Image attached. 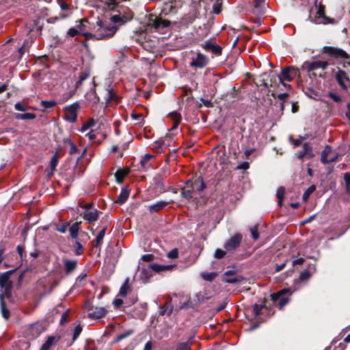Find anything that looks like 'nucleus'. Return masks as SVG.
<instances>
[{"label": "nucleus", "instance_id": "obj_1", "mask_svg": "<svg viewBox=\"0 0 350 350\" xmlns=\"http://www.w3.org/2000/svg\"><path fill=\"white\" fill-rule=\"evenodd\" d=\"M95 30L92 33L85 34L87 39L102 40L112 37L118 30V26L112 25L109 22L98 21Z\"/></svg>", "mask_w": 350, "mask_h": 350}, {"label": "nucleus", "instance_id": "obj_2", "mask_svg": "<svg viewBox=\"0 0 350 350\" xmlns=\"http://www.w3.org/2000/svg\"><path fill=\"white\" fill-rule=\"evenodd\" d=\"M15 269L5 271L0 275V288L2 293L0 294V299L7 298L12 301V282L10 280V275L14 273Z\"/></svg>", "mask_w": 350, "mask_h": 350}, {"label": "nucleus", "instance_id": "obj_3", "mask_svg": "<svg viewBox=\"0 0 350 350\" xmlns=\"http://www.w3.org/2000/svg\"><path fill=\"white\" fill-rule=\"evenodd\" d=\"M80 206L83 209L81 216L83 219L89 224L97 221L100 214L102 213L94 207L93 203L81 204Z\"/></svg>", "mask_w": 350, "mask_h": 350}, {"label": "nucleus", "instance_id": "obj_4", "mask_svg": "<svg viewBox=\"0 0 350 350\" xmlns=\"http://www.w3.org/2000/svg\"><path fill=\"white\" fill-rule=\"evenodd\" d=\"M133 17V14L130 10H128L127 13L124 11L122 12L118 11L117 13L111 16L109 23L117 25L118 29L120 26L131 20Z\"/></svg>", "mask_w": 350, "mask_h": 350}, {"label": "nucleus", "instance_id": "obj_5", "mask_svg": "<svg viewBox=\"0 0 350 350\" xmlns=\"http://www.w3.org/2000/svg\"><path fill=\"white\" fill-rule=\"evenodd\" d=\"M170 25V22L167 20L163 19L154 14H150L148 18V25L153 27L155 30L160 31L167 27Z\"/></svg>", "mask_w": 350, "mask_h": 350}, {"label": "nucleus", "instance_id": "obj_6", "mask_svg": "<svg viewBox=\"0 0 350 350\" xmlns=\"http://www.w3.org/2000/svg\"><path fill=\"white\" fill-rule=\"evenodd\" d=\"M328 66V63L326 61H321V60H317V61H306L305 62L301 68L303 70H306L308 72L317 70L318 69L325 70L327 68Z\"/></svg>", "mask_w": 350, "mask_h": 350}, {"label": "nucleus", "instance_id": "obj_7", "mask_svg": "<svg viewBox=\"0 0 350 350\" xmlns=\"http://www.w3.org/2000/svg\"><path fill=\"white\" fill-rule=\"evenodd\" d=\"M299 74L300 72L298 68L293 66L286 67L282 70V75L280 77V81L282 82V80L291 81L295 77L299 75Z\"/></svg>", "mask_w": 350, "mask_h": 350}, {"label": "nucleus", "instance_id": "obj_8", "mask_svg": "<svg viewBox=\"0 0 350 350\" xmlns=\"http://www.w3.org/2000/svg\"><path fill=\"white\" fill-rule=\"evenodd\" d=\"M79 105L75 103L65 108V120L70 122H75L77 118V109Z\"/></svg>", "mask_w": 350, "mask_h": 350}, {"label": "nucleus", "instance_id": "obj_9", "mask_svg": "<svg viewBox=\"0 0 350 350\" xmlns=\"http://www.w3.org/2000/svg\"><path fill=\"white\" fill-rule=\"evenodd\" d=\"M289 291H290L288 289H282L277 293L272 295V299L275 302H278L280 309H282L288 303L290 299L288 297H284V295Z\"/></svg>", "mask_w": 350, "mask_h": 350}, {"label": "nucleus", "instance_id": "obj_10", "mask_svg": "<svg viewBox=\"0 0 350 350\" xmlns=\"http://www.w3.org/2000/svg\"><path fill=\"white\" fill-rule=\"evenodd\" d=\"M208 64V59L201 53H198L195 57H193L190 62V66L197 68H202Z\"/></svg>", "mask_w": 350, "mask_h": 350}, {"label": "nucleus", "instance_id": "obj_11", "mask_svg": "<svg viewBox=\"0 0 350 350\" xmlns=\"http://www.w3.org/2000/svg\"><path fill=\"white\" fill-rule=\"evenodd\" d=\"M314 21L318 24H328L332 23L334 21L333 18H330L325 15V7L323 5H320L318 11L317 12V15L314 18Z\"/></svg>", "mask_w": 350, "mask_h": 350}, {"label": "nucleus", "instance_id": "obj_12", "mask_svg": "<svg viewBox=\"0 0 350 350\" xmlns=\"http://www.w3.org/2000/svg\"><path fill=\"white\" fill-rule=\"evenodd\" d=\"M242 240V236L240 234H237L234 236L232 237L229 240H228L224 244V248L227 251H232L237 248Z\"/></svg>", "mask_w": 350, "mask_h": 350}, {"label": "nucleus", "instance_id": "obj_13", "mask_svg": "<svg viewBox=\"0 0 350 350\" xmlns=\"http://www.w3.org/2000/svg\"><path fill=\"white\" fill-rule=\"evenodd\" d=\"M323 51L335 57L348 59L349 55L343 50L332 46H325Z\"/></svg>", "mask_w": 350, "mask_h": 350}, {"label": "nucleus", "instance_id": "obj_14", "mask_svg": "<svg viewBox=\"0 0 350 350\" xmlns=\"http://www.w3.org/2000/svg\"><path fill=\"white\" fill-rule=\"evenodd\" d=\"M296 156L298 159H310L314 157L312 148L308 143H305L303 145L302 150L298 152Z\"/></svg>", "mask_w": 350, "mask_h": 350}, {"label": "nucleus", "instance_id": "obj_15", "mask_svg": "<svg viewBox=\"0 0 350 350\" xmlns=\"http://www.w3.org/2000/svg\"><path fill=\"white\" fill-rule=\"evenodd\" d=\"M62 261L64 263L65 272L67 275L72 273L77 266V260H69L67 258H64Z\"/></svg>", "mask_w": 350, "mask_h": 350}, {"label": "nucleus", "instance_id": "obj_16", "mask_svg": "<svg viewBox=\"0 0 350 350\" xmlns=\"http://www.w3.org/2000/svg\"><path fill=\"white\" fill-rule=\"evenodd\" d=\"M107 310L104 307H96L88 314L90 319H98L105 316Z\"/></svg>", "mask_w": 350, "mask_h": 350}, {"label": "nucleus", "instance_id": "obj_17", "mask_svg": "<svg viewBox=\"0 0 350 350\" xmlns=\"http://www.w3.org/2000/svg\"><path fill=\"white\" fill-rule=\"evenodd\" d=\"M167 204L168 202L166 201H157L155 203L150 204L148 206V210L150 213L158 212L159 211L165 207Z\"/></svg>", "mask_w": 350, "mask_h": 350}, {"label": "nucleus", "instance_id": "obj_18", "mask_svg": "<svg viewBox=\"0 0 350 350\" xmlns=\"http://www.w3.org/2000/svg\"><path fill=\"white\" fill-rule=\"evenodd\" d=\"M225 278L224 280L227 283L234 284L239 282L243 280V278L240 275L235 276L233 275V273L231 271H228L225 273Z\"/></svg>", "mask_w": 350, "mask_h": 350}, {"label": "nucleus", "instance_id": "obj_19", "mask_svg": "<svg viewBox=\"0 0 350 350\" xmlns=\"http://www.w3.org/2000/svg\"><path fill=\"white\" fill-rule=\"evenodd\" d=\"M174 266L172 265H159L157 263H153L149 265V269H150L152 271H154L155 272H161L165 270H170L172 269Z\"/></svg>", "mask_w": 350, "mask_h": 350}, {"label": "nucleus", "instance_id": "obj_20", "mask_svg": "<svg viewBox=\"0 0 350 350\" xmlns=\"http://www.w3.org/2000/svg\"><path fill=\"white\" fill-rule=\"evenodd\" d=\"M58 341L57 337L51 336H49L45 342L41 346L40 350H49L51 346Z\"/></svg>", "mask_w": 350, "mask_h": 350}, {"label": "nucleus", "instance_id": "obj_21", "mask_svg": "<svg viewBox=\"0 0 350 350\" xmlns=\"http://www.w3.org/2000/svg\"><path fill=\"white\" fill-rule=\"evenodd\" d=\"M169 116L171 118L174 122L172 129H176L182 119L180 114L178 112H172L169 114Z\"/></svg>", "mask_w": 350, "mask_h": 350}, {"label": "nucleus", "instance_id": "obj_22", "mask_svg": "<svg viewBox=\"0 0 350 350\" xmlns=\"http://www.w3.org/2000/svg\"><path fill=\"white\" fill-rule=\"evenodd\" d=\"M80 224L81 222H75L70 227L69 231L70 237L74 239L77 240V239L78 233L80 229Z\"/></svg>", "mask_w": 350, "mask_h": 350}, {"label": "nucleus", "instance_id": "obj_23", "mask_svg": "<svg viewBox=\"0 0 350 350\" xmlns=\"http://www.w3.org/2000/svg\"><path fill=\"white\" fill-rule=\"evenodd\" d=\"M88 21L86 19H81L79 25H76L75 27L77 28V31L79 34L83 35L85 37V34L90 33V32H85L86 30V23Z\"/></svg>", "mask_w": 350, "mask_h": 350}, {"label": "nucleus", "instance_id": "obj_24", "mask_svg": "<svg viewBox=\"0 0 350 350\" xmlns=\"http://www.w3.org/2000/svg\"><path fill=\"white\" fill-rule=\"evenodd\" d=\"M150 270H151V269H149V267L148 269L145 268V267L142 268V271H141L139 277L144 283H146L149 280L150 277L152 276V274H151Z\"/></svg>", "mask_w": 350, "mask_h": 350}, {"label": "nucleus", "instance_id": "obj_25", "mask_svg": "<svg viewBox=\"0 0 350 350\" xmlns=\"http://www.w3.org/2000/svg\"><path fill=\"white\" fill-rule=\"evenodd\" d=\"M105 100H106V105L107 106L112 100L118 101V96L116 95V93L112 88H109V89L107 90Z\"/></svg>", "mask_w": 350, "mask_h": 350}, {"label": "nucleus", "instance_id": "obj_26", "mask_svg": "<svg viewBox=\"0 0 350 350\" xmlns=\"http://www.w3.org/2000/svg\"><path fill=\"white\" fill-rule=\"evenodd\" d=\"M129 196V191L126 188L122 189L118 197L117 202H118L120 204L124 203L128 199Z\"/></svg>", "mask_w": 350, "mask_h": 350}, {"label": "nucleus", "instance_id": "obj_27", "mask_svg": "<svg viewBox=\"0 0 350 350\" xmlns=\"http://www.w3.org/2000/svg\"><path fill=\"white\" fill-rule=\"evenodd\" d=\"M129 278H126L124 282V284L121 286L119 291V295L125 297L128 292L130 291V286L129 284Z\"/></svg>", "mask_w": 350, "mask_h": 350}, {"label": "nucleus", "instance_id": "obj_28", "mask_svg": "<svg viewBox=\"0 0 350 350\" xmlns=\"http://www.w3.org/2000/svg\"><path fill=\"white\" fill-rule=\"evenodd\" d=\"M105 228H103L97 234L96 239L94 241L93 243L95 247H98L101 245L105 234Z\"/></svg>", "mask_w": 350, "mask_h": 350}, {"label": "nucleus", "instance_id": "obj_29", "mask_svg": "<svg viewBox=\"0 0 350 350\" xmlns=\"http://www.w3.org/2000/svg\"><path fill=\"white\" fill-rule=\"evenodd\" d=\"M332 148L329 146H326L321 152V161L324 163H328V154L331 153Z\"/></svg>", "mask_w": 350, "mask_h": 350}, {"label": "nucleus", "instance_id": "obj_30", "mask_svg": "<svg viewBox=\"0 0 350 350\" xmlns=\"http://www.w3.org/2000/svg\"><path fill=\"white\" fill-rule=\"evenodd\" d=\"M128 171L126 170H118L115 173L116 181L118 183H122L125 176L127 175Z\"/></svg>", "mask_w": 350, "mask_h": 350}, {"label": "nucleus", "instance_id": "obj_31", "mask_svg": "<svg viewBox=\"0 0 350 350\" xmlns=\"http://www.w3.org/2000/svg\"><path fill=\"white\" fill-rule=\"evenodd\" d=\"M3 299H0V308L3 317L7 320L10 317V310L6 308Z\"/></svg>", "mask_w": 350, "mask_h": 350}, {"label": "nucleus", "instance_id": "obj_32", "mask_svg": "<svg viewBox=\"0 0 350 350\" xmlns=\"http://www.w3.org/2000/svg\"><path fill=\"white\" fill-rule=\"evenodd\" d=\"M85 99L87 100L93 101V104H96L99 102V98L96 96L95 90H92L85 94Z\"/></svg>", "mask_w": 350, "mask_h": 350}, {"label": "nucleus", "instance_id": "obj_33", "mask_svg": "<svg viewBox=\"0 0 350 350\" xmlns=\"http://www.w3.org/2000/svg\"><path fill=\"white\" fill-rule=\"evenodd\" d=\"M264 307L265 304L263 301H260L259 303L254 304L253 306V314H254V316H258Z\"/></svg>", "mask_w": 350, "mask_h": 350}, {"label": "nucleus", "instance_id": "obj_34", "mask_svg": "<svg viewBox=\"0 0 350 350\" xmlns=\"http://www.w3.org/2000/svg\"><path fill=\"white\" fill-rule=\"evenodd\" d=\"M16 118L18 120H33L36 118V115L31 113H17Z\"/></svg>", "mask_w": 350, "mask_h": 350}, {"label": "nucleus", "instance_id": "obj_35", "mask_svg": "<svg viewBox=\"0 0 350 350\" xmlns=\"http://www.w3.org/2000/svg\"><path fill=\"white\" fill-rule=\"evenodd\" d=\"M55 229L56 231L61 233H65L67 231L68 227L69 226V223L64 222L62 224H55Z\"/></svg>", "mask_w": 350, "mask_h": 350}, {"label": "nucleus", "instance_id": "obj_36", "mask_svg": "<svg viewBox=\"0 0 350 350\" xmlns=\"http://www.w3.org/2000/svg\"><path fill=\"white\" fill-rule=\"evenodd\" d=\"M193 187L198 191H201L205 189L206 185L204 183L202 178L201 177H199L196 180H195Z\"/></svg>", "mask_w": 350, "mask_h": 350}, {"label": "nucleus", "instance_id": "obj_37", "mask_svg": "<svg viewBox=\"0 0 350 350\" xmlns=\"http://www.w3.org/2000/svg\"><path fill=\"white\" fill-rule=\"evenodd\" d=\"M217 274L215 272H203L201 273V277L206 281H212L216 277Z\"/></svg>", "mask_w": 350, "mask_h": 350}, {"label": "nucleus", "instance_id": "obj_38", "mask_svg": "<svg viewBox=\"0 0 350 350\" xmlns=\"http://www.w3.org/2000/svg\"><path fill=\"white\" fill-rule=\"evenodd\" d=\"M315 189L314 185H311L305 191L302 196L304 201L306 202L308 200L309 196L314 191Z\"/></svg>", "mask_w": 350, "mask_h": 350}, {"label": "nucleus", "instance_id": "obj_39", "mask_svg": "<svg viewBox=\"0 0 350 350\" xmlns=\"http://www.w3.org/2000/svg\"><path fill=\"white\" fill-rule=\"evenodd\" d=\"M69 16V14L60 13L58 16L50 17L47 19L49 23H54L58 19H64Z\"/></svg>", "mask_w": 350, "mask_h": 350}, {"label": "nucleus", "instance_id": "obj_40", "mask_svg": "<svg viewBox=\"0 0 350 350\" xmlns=\"http://www.w3.org/2000/svg\"><path fill=\"white\" fill-rule=\"evenodd\" d=\"M222 5V1L221 0H216L213 5V12L216 14H218L221 12V8Z\"/></svg>", "mask_w": 350, "mask_h": 350}, {"label": "nucleus", "instance_id": "obj_41", "mask_svg": "<svg viewBox=\"0 0 350 350\" xmlns=\"http://www.w3.org/2000/svg\"><path fill=\"white\" fill-rule=\"evenodd\" d=\"M75 253L76 255H81L84 250V247L79 243L78 240H76L75 244Z\"/></svg>", "mask_w": 350, "mask_h": 350}, {"label": "nucleus", "instance_id": "obj_42", "mask_svg": "<svg viewBox=\"0 0 350 350\" xmlns=\"http://www.w3.org/2000/svg\"><path fill=\"white\" fill-rule=\"evenodd\" d=\"M285 189L283 187H280L277 190L276 196L279 199V204H282V201L284 198Z\"/></svg>", "mask_w": 350, "mask_h": 350}, {"label": "nucleus", "instance_id": "obj_43", "mask_svg": "<svg viewBox=\"0 0 350 350\" xmlns=\"http://www.w3.org/2000/svg\"><path fill=\"white\" fill-rule=\"evenodd\" d=\"M57 163H58L57 157L56 154H54L52 157V158L51 159V161H50V167H51V174H53V172L55 171Z\"/></svg>", "mask_w": 350, "mask_h": 350}, {"label": "nucleus", "instance_id": "obj_44", "mask_svg": "<svg viewBox=\"0 0 350 350\" xmlns=\"http://www.w3.org/2000/svg\"><path fill=\"white\" fill-rule=\"evenodd\" d=\"M40 105L44 108L48 109L54 107L56 105V102L55 100H42Z\"/></svg>", "mask_w": 350, "mask_h": 350}, {"label": "nucleus", "instance_id": "obj_45", "mask_svg": "<svg viewBox=\"0 0 350 350\" xmlns=\"http://www.w3.org/2000/svg\"><path fill=\"white\" fill-rule=\"evenodd\" d=\"M133 334V331L132 329H130V330H127L125 332L120 334L117 337V341H120L129 336H130L131 335H132Z\"/></svg>", "mask_w": 350, "mask_h": 350}, {"label": "nucleus", "instance_id": "obj_46", "mask_svg": "<svg viewBox=\"0 0 350 350\" xmlns=\"http://www.w3.org/2000/svg\"><path fill=\"white\" fill-rule=\"evenodd\" d=\"M327 96L332 99L335 103H340L342 101L340 96L334 92H328Z\"/></svg>", "mask_w": 350, "mask_h": 350}, {"label": "nucleus", "instance_id": "obj_47", "mask_svg": "<svg viewBox=\"0 0 350 350\" xmlns=\"http://www.w3.org/2000/svg\"><path fill=\"white\" fill-rule=\"evenodd\" d=\"M178 256V250L177 248L172 250L167 254V257L171 259L177 258Z\"/></svg>", "mask_w": 350, "mask_h": 350}, {"label": "nucleus", "instance_id": "obj_48", "mask_svg": "<svg viewBox=\"0 0 350 350\" xmlns=\"http://www.w3.org/2000/svg\"><path fill=\"white\" fill-rule=\"evenodd\" d=\"M191 342H184L178 344L176 348V350H186L190 346Z\"/></svg>", "mask_w": 350, "mask_h": 350}, {"label": "nucleus", "instance_id": "obj_49", "mask_svg": "<svg viewBox=\"0 0 350 350\" xmlns=\"http://www.w3.org/2000/svg\"><path fill=\"white\" fill-rule=\"evenodd\" d=\"M81 331H82V327H81V325H78L77 326H76L75 327L73 336H72L73 340H75L78 338V336L80 335Z\"/></svg>", "mask_w": 350, "mask_h": 350}, {"label": "nucleus", "instance_id": "obj_50", "mask_svg": "<svg viewBox=\"0 0 350 350\" xmlns=\"http://www.w3.org/2000/svg\"><path fill=\"white\" fill-rule=\"evenodd\" d=\"M181 194L182 196L187 200H191L193 198L192 192L190 190L183 189Z\"/></svg>", "mask_w": 350, "mask_h": 350}, {"label": "nucleus", "instance_id": "obj_51", "mask_svg": "<svg viewBox=\"0 0 350 350\" xmlns=\"http://www.w3.org/2000/svg\"><path fill=\"white\" fill-rule=\"evenodd\" d=\"M68 142L70 146V151H69L70 154H73L77 153V152L78 151V148H77V146L70 139L68 140Z\"/></svg>", "mask_w": 350, "mask_h": 350}, {"label": "nucleus", "instance_id": "obj_52", "mask_svg": "<svg viewBox=\"0 0 350 350\" xmlns=\"http://www.w3.org/2000/svg\"><path fill=\"white\" fill-rule=\"evenodd\" d=\"M77 35H79V33L77 31V28H75V27H71L68 29V31H67V36H69V37H75Z\"/></svg>", "mask_w": 350, "mask_h": 350}, {"label": "nucleus", "instance_id": "obj_53", "mask_svg": "<svg viewBox=\"0 0 350 350\" xmlns=\"http://www.w3.org/2000/svg\"><path fill=\"white\" fill-rule=\"evenodd\" d=\"M250 233L252 238L254 240H257L259 238L257 226H254L250 228Z\"/></svg>", "mask_w": 350, "mask_h": 350}, {"label": "nucleus", "instance_id": "obj_54", "mask_svg": "<svg viewBox=\"0 0 350 350\" xmlns=\"http://www.w3.org/2000/svg\"><path fill=\"white\" fill-rule=\"evenodd\" d=\"M214 44L215 43L212 41H206L205 43L202 44V47L206 51H211Z\"/></svg>", "mask_w": 350, "mask_h": 350}, {"label": "nucleus", "instance_id": "obj_55", "mask_svg": "<svg viewBox=\"0 0 350 350\" xmlns=\"http://www.w3.org/2000/svg\"><path fill=\"white\" fill-rule=\"evenodd\" d=\"M211 52L214 54V55H219L221 53V48L215 44L213 46V48L211 49Z\"/></svg>", "mask_w": 350, "mask_h": 350}, {"label": "nucleus", "instance_id": "obj_56", "mask_svg": "<svg viewBox=\"0 0 350 350\" xmlns=\"http://www.w3.org/2000/svg\"><path fill=\"white\" fill-rule=\"evenodd\" d=\"M17 252L21 257V258L23 260L24 258L26 257V254L25 251V247L22 245H18L17 246Z\"/></svg>", "mask_w": 350, "mask_h": 350}, {"label": "nucleus", "instance_id": "obj_57", "mask_svg": "<svg viewBox=\"0 0 350 350\" xmlns=\"http://www.w3.org/2000/svg\"><path fill=\"white\" fill-rule=\"evenodd\" d=\"M226 254V252L221 249H217L215 252V257L216 258H222Z\"/></svg>", "mask_w": 350, "mask_h": 350}, {"label": "nucleus", "instance_id": "obj_58", "mask_svg": "<svg viewBox=\"0 0 350 350\" xmlns=\"http://www.w3.org/2000/svg\"><path fill=\"white\" fill-rule=\"evenodd\" d=\"M249 166H250L249 163L247 161H244V162L240 163L237 165V168L239 170H247L249 168Z\"/></svg>", "mask_w": 350, "mask_h": 350}, {"label": "nucleus", "instance_id": "obj_59", "mask_svg": "<svg viewBox=\"0 0 350 350\" xmlns=\"http://www.w3.org/2000/svg\"><path fill=\"white\" fill-rule=\"evenodd\" d=\"M152 158V155L150 154H146L144 157L142 158V159L141 160V163L142 165H146V163Z\"/></svg>", "mask_w": 350, "mask_h": 350}, {"label": "nucleus", "instance_id": "obj_60", "mask_svg": "<svg viewBox=\"0 0 350 350\" xmlns=\"http://www.w3.org/2000/svg\"><path fill=\"white\" fill-rule=\"evenodd\" d=\"M14 108L17 111H25V107L24 106V105L22 103H16L15 105H14Z\"/></svg>", "mask_w": 350, "mask_h": 350}, {"label": "nucleus", "instance_id": "obj_61", "mask_svg": "<svg viewBox=\"0 0 350 350\" xmlns=\"http://www.w3.org/2000/svg\"><path fill=\"white\" fill-rule=\"evenodd\" d=\"M89 73L86 72H83L79 75V80L77 83H81L83 81L85 80L88 77H89Z\"/></svg>", "mask_w": 350, "mask_h": 350}, {"label": "nucleus", "instance_id": "obj_62", "mask_svg": "<svg viewBox=\"0 0 350 350\" xmlns=\"http://www.w3.org/2000/svg\"><path fill=\"white\" fill-rule=\"evenodd\" d=\"M154 259V256L152 254H145L142 257V260L145 262H150Z\"/></svg>", "mask_w": 350, "mask_h": 350}, {"label": "nucleus", "instance_id": "obj_63", "mask_svg": "<svg viewBox=\"0 0 350 350\" xmlns=\"http://www.w3.org/2000/svg\"><path fill=\"white\" fill-rule=\"evenodd\" d=\"M123 304V300L120 298L115 299L113 301V304L116 308L120 307Z\"/></svg>", "mask_w": 350, "mask_h": 350}, {"label": "nucleus", "instance_id": "obj_64", "mask_svg": "<svg viewBox=\"0 0 350 350\" xmlns=\"http://www.w3.org/2000/svg\"><path fill=\"white\" fill-rule=\"evenodd\" d=\"M310 277V274L309 273L308 271H304V272L301 273V274H300V280H307Z\"/></svg>", "mask_w": 350, "mask_h": 350}]
</instances>
